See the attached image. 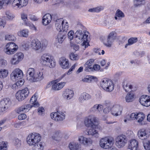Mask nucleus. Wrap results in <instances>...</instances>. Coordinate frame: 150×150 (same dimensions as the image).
<instances>
[{"label":"nucleus","mask_w":150,"mask_h":150,"mask_svg":"<svg viewBox=\"0 0 150 150\" xmlns=\"http://www.w3.org/2000/svg\"><path fill=\"white\" fill-rule=\"evenodd\" d=\"M43 69L33 68H28L27 72L28 80L30 82H33L42 80L44 78Z\"/></svg>","instance_id":"f257e3e1"},{"label":"nucleus","mask_w":150,"mask_h":150,"mask_svg":"<svg viewBox=\"0 0 150 150\" xmlns=\"http://www.w3.org/2000/svg\"><path fill=\"white\" fill-rule=\"evenodd\" d=\"M40 62L43 66L49 67L50 68H54L56 65L55 60L47 53L42 55L40 59Z\"/></svg>","instance_id":"f03ea898"},{"label":"nucleus","mask_w":150,"mask_h":150,"mask_svg":"<svg viewBox=\"0 0 150 150\" xmlns=\"http://www.w3.org/2000/svg\"><path fill=\"white\" fill-rule=\"evenodd\" d=\"M88 37V35L84 34L82 30H78L75 33L74 40L77 43H80L83 41V45H85L86 43L87 44Z\"/></svg>","instance_id":"7ed1b4c3"},{"label":"nucleus","mask_w":150,"mask_h":150,"mask_svg":"<svg viewBox=\"0 0 150 150\" xmlns=\"http://www.w3.org/2000/svg\"><path fill=\"white\" fill-rule=\"evenodd\" d=\"M41 137L37 133H32L29 134L27 138V142L30 146H33L39 143Z\"/></svg>","instance_id":"20e7f679"},{"label":"nucleus","mask_w":150,"mask_h":150,"mask_svg":"<svg viewBox=\"0 0 150 150\" xmlns=\"http://www.w3.org/2000/svg\"><path fill=\"white\" fill-rule=\"evenodd\" d=\"M55 26L57 30L59 32H67L69 30V26L67 22H65L62 18L57 19L55 22Z\"/></svg>","instance_id":"39448f33"},{"label":"nucleus","mask_w":150,"mask_h":150,"mask_svg":"<svg viewBox=\"0 0 150 150\" xmlns=\"http://www.w3.org/2000/svg\"><path fill=\"white\" fill-rule=\"evenodd\" d=\"M100 86L105 91L107 92H111L114 88V85L110 79L105 78L103 79L100 83Z\"/></svg>","instance_id":"423d86ee"},{"label":"nucleus","mask_w":150,"mask_h":150,"mask_svg":"<svg viewBox=\"0 0 150 150\" xmlns=\"http://www.w3.org/2000/svg\"><path fill=\"white\" fill-rule=\"evenodd\" d=\"M113 139L111 137H107L101 138L99 142L100 146L105 149L110 148L113 144Z\"/></svg>","instance_id":"0eeeda50"},{"label":"nucleus","mask_w":150,"mask_h":150,"mask_svg":"<svg viewBox=\"0 0 150 150\" xmlns=\"http://www.w3.org/2000/svg\"><path fill=\"white\" fill-rule=\"evenodd\" d=\"M18 45L14 42H9L5 45L4 48V52L7 54L11 55L14 54L18 50Z\"/></svg>","instance_id":"6e6552de"},{"label":"nucleus","mask_w":150,"mask_h":150,"mask_svg":"<svg viewBox=\"0 0 150 150\" xmlns=\"http://www.w3.org/2000/svg\"><path fill=\"white\" fill-rule=\"evenodd\" d=\"M24 58V54L21 52H18L15 54L10 59L9 62L12 65H18Z\"/></svg>","instance_id":"1a4fd4ad"},{"label":"nucleus","mask_w":150,"mask_h":150,"mask_svg":"<svg viewBox=\"0 0 150 150\" xmlns=\"http://www.w3.org/2000/svg\"><path fill=\"white\" fill-rule=\"evenodd\" d=\"M47 45L46 41H45L41 45L40 42L37 39L33 40L30 44L32 48L35 51L39 50L41 48L45 47Z\"/></svg>","instance_id":"9d476101"},{"label":"nucleus","mask_w":150,"mask_h":150,"mask_svg":"<svg viewBox=\"0 0 150 150\" xmlns=\"http://www.w3.org/2000/svg\"><path fill=\"white\" fill-rule=\"evenodd\" d=\"M23 76L22 71L19 68L14 69L11 74V79L13 81H16L21 79Z\"/></svg>","instance_id":"9b49d317"},{"label":"nucleus","mask_w":150,"mask_h":150,"mask_svg":"<svg viewBox=\"0 0 150 150\" xmlns=\"http://www.w3.org/2000/svg\"><path fill=\"white\" fill-rule=\"evenodd\" d=\"M51 118L57 122H60L64 120L65 118V115L64 113L60 111L53 112L50 114Z\"/></svg>","instance_id":"f8f14e48"},{"label":"nucleus","mask_w":150,"mask_h":150,"mask_svg":"<svg viewBox=\"0 0 150 150\" xmlns=\"http://www.w3.org/2000/svg\"><path fill=\"white\" fill-rule=\"evenodd\" d=\"M29 93V90L27 88L19 91L16 94V98L19 101L23 100L28 96Z\"/></svg>","instance_id":"ddd939ff"},{"label":"nucleus","mask_w":150,"mask_h":150,"mask_svg":"<svg viewBox=\"0 0 150 150\" xmlns=\"http://www.w3.org/2000/svg\"><path fill=\"white\" fill-rule=\"evenodd\" d=\"M28 0H13L12 3L13 8L20 9L25 7L28 4Z\"/></svg>","instance_id":"4468645a"},{"label":"nucleus","mask_w":150,"mask_h":150,"mask_svg":"<svg viewBox=\"0 0 150 150\" xmlns=\"http://www.w3.org/2000/svg\"><path fill=\"white\" fill-rule=\"evenodd\" d=\"M96 121V118L93 115H90L85 119L84 123L86 126L87 127H95Z\"/></svg>","instance_id":"2eb2a0df"},{"label":"nucleus","mask_w":150,"mask_h":150,"mask_svg":"<svg viewBox=\"0 0 150 150\" xmlns=\"http://www.w3.org/2000/svg\"><path fill=\"white\" fill-rule=\"evenodd\" d=\"M115 144L118 148L123 147L127 142V139L126 136L124 135H119L116 138Z\"/></svg>","instance_id":"dca6fc26"},{"label":"nucleus","mask_w":150,"mask_h":150,"mask_svg":"<svg viewBox=\"0 0 150 150\" xmlns=\"http://www.w3.org/2000/svg\"><path fill=\"white\" fill-rule=\"evenodd\" d=\"M114 31H112L108 36L107 38L104 41V44L107 47H111L115 39Z\"/></svg>","instance_id":"f3484780"},{"label":"nucleus","mask_w":150,"mask_h":150,"mask_svg":"<svg viewBox=\"0 0 150 150\" xmlns=\"http://www.w3.org/2000/svg\"><path fill=\"white\" fill-rule=\"evenodd\" d=\"M139 101L143 106L146 107L150 106V96H142L139 98Z\"/></svg>","instance_id":"a211bd4d"},{"label":"nucleus","mask_w":150,"mask_h":150,"mask_svg":"<svg viewBox=\"0 0 150 150\" xmlns=\"http://www.w3.org/2000/svg\"><path fill=\"white\" fill-rule=\"evenodd\" d=\"M122 110V107L120 105H114L111 108V114L114 116H117L121 114Z\"/></svg>","instance_id":"6ab92c4d"},{"label":"nucleus","mask_w":150,"mask_h":150,"mask_svg":"<svg viewBox=\"0 0 150 150\" xmlns=\"http://www.w3.org/2000/svg\"><path fill=\"white\" fill-rule=\"evenodd\" d=\"M90 127L91 128L89 129L87 132L88 135H92L96 137H98L99 136V134L96 129H101V127L98 125H96L95 127L93 128L92 127Z\"/></svg>","instance_id":"aec40b11"},{"label":"nucleus","mask_w":150,"mask_h":150,"mask_svg":"<svg viewBox=\"0 0 150 150\" xmlns=\"http://www.w3.org/2000/svg\"><path fill=\"white\" fill-rule=\"evenodd\" d=\"M74 94V92L72 90L67 88L63 91L62 95L65 99L69 100L73 98Z\"/></svg>","instance_id":"412c9836"},{"label":"nucleus","mask_w":150,"mask_h":150,"mask_svg":"<svg viewBox=\"0 0 150 150\" xmlns=\"http://www.w3.org/2000/svg\"><path fill=\"white\" fill-rule=\"evenodd\" d=\"M103 106L100 104H96L89 110L91 113H96L98 114L102 112Z\"/></svg>","instance_id":"4be33fe9"},{"label":"nucleus","mask_w":150,"mask_h":150,"mask_svg":"<svg viewBox=\"0 0 150 150\" xmlns=\"http://www.w3.org/2000/svg\"><path fill=\"white\" fill-rule=\"evenodd\" d=\"M78 140L81 144L85 146H88L92 143V141L90 138H86L82 136L78 137Z\"/></svg>","instance_id":"5701e85b"},{"label":"nucleus","mask_w":150,"mask_h":150,"mask_svg":"<svg viewBox=\"0 0 150 150\" xmlns=\"http://www.w3.org/2000/svg\"><path fill=\"white\" fill-rule=\"evenodd\" d=\"M9 99L7 98L4 99L0 102V108L2 112L7 110L10 105Z\"/></svg>","instance_id":"b1692460"},{"label":"nucleus","mask_w":150,"mask_h":150,"mask_svg":"<svg viewBox=\"0 0 150 150\" xmlns=\"http://www.w3.org/2000/svg\"><path fill=\"white\" fill-rule=\"evenodd\" d=\"M91 96L86 92L81 93L79 98V102L81 103H83L85 101L91 98Z\"/></svg>","instance_id":"393cba45"},{"label":"nucleus","mask_w":150,"mask_h":150,"mask_svg":"<svg viewBox=\"0 0 150 150\" xmlns=\"http://www.w3.org/2000/svg\"><path fill=\"white\" fill-rule=\"evenodd\" d=\"M59 63L61 67L63 69H66L69 68V60L64 57L60 58Z\"/></svg>","instance_id":"a878e982"},{"label":"nucleus","mask_w":150,"mask_h":150,"mask_svg":"<svg viewBox=\"0 0 150 150\" xmlns=\"http://www.w3.org/2000/svg\"><path fill=\"white\" fill-rule=\"evenodd\" d=\"M138 145V142L137 140L132 139L129 143L128 148L132 150H137Z\"/></svg>","instance_id":"bb28decb"},{"label":"nucleus","mask_w":150,"mask_h":150,"mask_svg":"<svg viewBox=\"0 0 150 150\" xmlns=\"http://www.w3.org/2000/svg\"><path fill=\"white\" fill-rule=\"evenodd\" d=\"M94 59H90L87 60L84 64L85 71H89L91 70H92V65L94 63Z\"/></svg>","instance_id":"cd10ccee"},{"label":"nucleus","mask_w":150,"mask_h":150,"mask_svg":"<svg viewBox=\"0 0 150 150\" xmlns=\"http://www.w3.org/2000/svg\"><path fill=\"white\" fill-rule=\"evenodd\" d=\"M122 85L123 88L126 92H129L132 91L133 86L127 80H125L124 81Z\"/></svg>","instance_id":"c85d7f7f"},{"label":"nucleus","mask_w":150,"mask_h":150,"mask_svg":"<svg viewBox=\"0 0 150 150\" xmlns=\"http://www.w3.org/2000/svg\"><path fill=\"white\" fill-rule=\"evenodd\" d=\"M52 20L51 15L49 13L46 14L42 18V23L43 25H46L50 23Z\"/></svg>","instance_id":"c756f323"},{"label":"nucleus","mask_w":150,"mask_h":150,"mask_svg":"<svg viewBox=\"0 0 150 150\" xmlns=\"http://www.w3.org/2000/svg\"><path fill=\"white\" fill-rule=\"evenodd\" d=\"M139 138L142 140L146 139L148 137L147 132L144 129H140L138 132Z\"/></svg>","instance_id":"7c9ffc66"},{"label":"nucleus","mask_w":150,"mask_h":150,"mask_svg":"<svg viewBox=\"0 0 150 150\" xmlns=\"http://www.w3.org/2000/svg\"><path fill=\"white\" fill-rule=\"evenodd\" d=\"M68 147L70 150H80V147L79 144L75 142H70Z\"/></svg>","instance_id":"2f4dec72"},{"label":"nucleus","mask_w":150,"mask_h":150,"mask_svg":"<svg viewBox=\"0 0 150 150\" xmlns=\"http://www.w3.org/2000/svg\"><path fill=\"white\" fill-rule=\"evenodd\" d=\"M32 108L30 104H28L26 105H23L19 107L17 110L16 112L18 113H20L21 112H28Z\"/></svg>","instance_id":"473e14b6"},{"label":"nucleus","mask_w":150,"mask_h":150,"mask_svg":"<svg viewBox=\"0 0 150 150\" xmlns=\"http://www.w3.org/2000/svg\"><path fill=\"white\" fill-rule=\"evenodd\" d=\"M37 95L36 93H35L31 98L30 100V103L32 104V105H30L34 107H38L39 105L38 102L37 101Z\"/></svg>","instance_id":"72a5a7b5"},{"label":"nucleus","mask_w":150,"mask_h":150,"mask_svg":"<svg viewBox=\"0 0 150 150\" xmlns=\"http://www.w3.org/2000/svg\"><path fill=\"white\" fill-rule=\"evenodd\" d=\"M124 13L119 9L117 10L115 17V19L117 21L120 20L122 18L125 17Z\"/></svg>","instance_id":"f704fd0d"},{"label":"nucleus","mask_w":150,"mask_h":150,"mask_svg":"<svg viewBox=\"0 0 150 150\" xmlns=\"http://www.w3.org/2000/svg\"><path fill=\"white\" fill-rule=\"evenodd\" d=\"M66 82H62L57 84H55L52 86V89L55 90H59L62 89L65 85Z\"/></svg>","instance_id":"c9c22d12"},{"label":"nucleus","mask_w":150,"mask_h":150,"mask_svg":"<svg viewBox=\"0 0 150 150\" xmlns=\"http://www.w3.org/2000/svg\"><path fill=\"white\" fill-rule=\"evenodd\" d=\"M29 31L26 29H23L19 31L17 33L18 35L21 37L27 38L29 35Z\"/></svg>","instance_id":"e433bc0d"},{"label":"nucleus","mask_w":150,"mask_h":150,"mask_svg":"<svg viewBox=\"0 0 150 150\" xmlns=\"http://www.w3.org/2000/svg\"><path fill=\"white\" fill-rule=\"evenodd\" d=\"M135 96L132 93H128L125 97V101L127 102H132L134 100Z\"/></svg>","instance_id":"4c0bfd02"},{"label":"nucleus","mask_w":150,"mask_h":150,"mask_svg":"<svg viewBox=\"0 0 150 150\" xmlns=\"http://www.w3.org/2000/svg\"><path fill=\"white\" fill-rule=\"evenodd\" d=\"M66 38V35L64 33H58L57 39L58 40V42L62 43Z\"/></svg>","instance_id":"58836bf2"},{"label":"nucleus","mask_w":150,"mask_h":150,"mask_svg":"<svg viewBox=\"0 0 150 150\" xmlns=\"http://www.w3.org/2000/svg\"><path fill=\"white\" fill-rule=\"evenodd\" d=\"M138 41L137 38H129L128 41V43L125 46V48H126L129 45H130L137 42Z\"/></svg>","instance_id":"ea45409f"},{"label":"nucleus","mask_w":150,"mask_h":150,"mask_svg":"<svg viewBox=\"0 0 150 150\" xmlns=\"http://www.w3.org/2000/svg\"><path fill=\"white\" fill-rule=\"evenodd\" d=\"M8 73V71L7 70L4 69H0V78H6L7 76Z\"/></svg>","instance_id":"a19ab883"},{"label":"nucleus","mask_w":150,"mask_h":150,"mask_svg":"<svg viewBox=\"0 0 150 150\" xmlns=\"http://www.w3.org/2000/svg\"><path fill=\"white\" fill-rule=\"evenodd\" d=\"M144 115L143 114V113H137L136 120H138V122H141L144 120Z\"/></svg>","instance_id":"79ce46f5"},{"label":"nucleus","mask_w":150,"mask_h":150,"mask_svg":"<svg viewBox=\"0 0 150 150\" xmlns=\"http://www.w3.org/2000/svg\"><path fill=\"white\" fill-rule=\"evenodd\" d=\"M114 22L110 19H108L105 21L104 22V25L107 27L109 28L112 26L114 25Z\"/></svg>","instance_id":"37998d69"},{"label":"nucleus","mask_w":150,"mask_h":150,"mask_svg":"<svg viewBox=\"0 0 150 150\" xmlns=\"http://www.w3.org/2000/svg\"><path fill=\"white\" fill-rule=\"evenodd\" d=\"M33 150H43V146L41 143H39L33 145Z\"/></svg>","instance_id":"c03bdc74"},{"label":"nucleus","mask_w":150,"mask_h":150,"mask_svg":"<svg viewBox=\"0 0 150 150\" xmlns=\"http://www.w3.org/2000/svg\"><path fill=\"white\" fill-rule=\"evenodd\" d=\"M95 77L91 76H88L82 79V81L84 82H90L94 79Z\"/></svg>","instance_id":"a18cd8bd"},{"label":"nucleus","mask_w":150,"mask_h":150,"mask_svg":"<svg viewBox=\"0 0 150 150\" xmlns=\"http://www.w3.org/2000/svg\"><path fill=\"white\" fill-rule=\"evenodd\" d=\"M13 143L14 146L17 149L20 148L21 145V141L18 138L15 139L13 141Z\"/></svg>","instance_id":"49530a36"},{"label":"nucleus","mask_w":150,"mask_h":150,"mask_svg":"<svg viewBox=\"0 0 150 150\" xmlns=\"http://www.w3.org/2000/svg\"><path fill=\"white\" fill-rule=\"evenodd\" d=\"M24 22V25L26 26L29 27L30 29L32 30L36 29V28L35 26L31 23L30 21H29L28 20Z\"/></svg>","instance_id":"de8ad7c7"},{"label":"nucleus","mask_w":150,"mask_h":150,"mask_svg":"<svg viewBox=\"0 0 150 150\" xmlns=\"http://www.w3.org/2000/svg\"><path fill=\"white\" fill-rule=\"evenodd\" d=\"M6 17L7 18L10 20H12L15 17L14 15L12 14L8 11H7L6 12Z\"/></svg>","instance_id":"09e8293b"},{"label":"nucleus","mask_w":150,"mask_h":150,"mask_svg":"<svg viewBox=\"0 0 150 150\" xmlns=\"http://www.w3.org/2000/svg\"><path fill=\"white\" fill-rule=\"evenodd\" d=\"M5 39L8 41H14L16 40V37L12 35L7 34L5 36Z\"/></svg>","instance_id":"8fccbe9b"},{"label":"nucleus","mask_w":150,"mask_h":150,"mask_svg":"<svg viewBox=\"0 0 150 150\" xmlns=\"http://www.w3.org/2000/svg\"><path fill=\"white\" fill-rule=\"evenodd\" d=\"M143 145L146 150H150V140L145 141L144 142Z\"/></svg>","instance_id":"3c124183"},{"label":"nucleus","mask_w":150,"mask_h":150,"mask_svg":"<svg viewBox=\"0 0 150 150\" xmlns=\"http://www.w3.org/2000/svg\"><path fill=\"white\" fill-rule=\"evenodd\" d=\"M144 0H134V4L135 7L139 6L142 4V2Z\"/></svg>","instance_id":"603ef678"},{"label":"nucleus","mask_w":150,"mask_h":150,"mask_svg":"<svg viewBox=\"0 0 150 150\" xmlns=\"http://www.w3.org/2000/svg\"><path fill=\"white\" fill-rule=\"evenodd\" d=\"M74 32L73 30H70L68 33V38L70 40H71L74 38Z\"/></svg>","instance_id":"864d4df0"},{"label":"nucleus","mask_w":150,"mask_h":150,"mask_svg":"<svg viewBox=\"0 0 150 150\" xmlns=\"http://www.w3.org/2000/svg\"><path fill=\"white\" fill-rule=\"evenodd\" d=\"M101 98V94L100 92H97L95 94L94 99L97 100H99Z\"/></svg>","instance_id":"5fc2aeb1"},{"label":"nucleus","mask_w":150,"mask_h":150,"mask_svg":"<svg viewBox=\"0 0 150 150\" xmlns=\"http://www.w3.org/2000/svg\"><path fill=\"white\" fill-rule=\"evenodd\" d=\"M7 64V61L4 59H0V65L3 67H5Z\"/></svg>","instance_id":"6e6d98bb"},{"label":"nucleus","mask_w":150,"mask_h":150,"mask_svg":"<svg viewBox=\"0 0 150 150\" xmlns=\"http://www.w3.org/2000/svg\"><path fill=\"white\" fill-rule=\"evenodd\" d=\"M7 144L6 143L3 142L2 145H0V150H7Z\"/></svg>","instance_id":"4d7b16f0"},{"label":"nucleus","mask_w":150,"mask_h":150,"mask_svg":"<svg viewBox=\"0 0 150 150\" xmlns=\"http://www.w3.org/2000/svg\"><path fill=\"white\" fill-rule=\"evenodd\" d=\"M29 18L32 21H38V18L34 15L30 14L29 15Z\"/></svg>","instance_id":"13d9d810"},{"label":"nucleus","mask_w":150,"mask_h":150,"mask_svg":"<svg viewBox=\"0 0 150 150\" xmlns=\"http://www.w3.org/2000/svg\"><path fill=\"white\" fill-rule=\"evenodd\" d=\"M21 47L23 49H25L28 48V42L25 41L23 42L21 45Z\"/></svg>","instance_id":"bf43d9fd"},{"label":"nucleus","mask_w":150,"mask_h":150,"mask_svg":"<svg viewBox=\"0 0 150 150\" xmlns=\"http://www.w3.org/2000/svg\"><path fill=\"white\" fill-rule=\"evenodd\" d=\"M45 110L42 107H40L38 109V114L40 115H42L44 114Z\"/></svg>","instance_id":"052dcab7"},{"label":"nucleus","mask_w":150,"mask_h":150,"mask_svg":"<svg viewBox=\"0 0 150 150\" xmlns=\"http://www.w3.org/2000/svg\"><path fill=\"white\" fill-rule=\"evenodd\" d=\"M21 18L24 22L28 20L27 15L24 13H22L21 14Z\"/></svg>","instance_id":"680f3d73"},{"label":"nucleus","mask_w":150,"mask_h":150,"mask_svg":"<svg viewBox=\"0 0 150 150\" xmlns=\"http://www.w3.org/2000/svg\"><path fill=\"white\" fill-rule=\"evenodd\" d=\"M100 65L97 64H94L93 67H92V70L91 71H98L100 69Z\"/></svg>","instance_id":"e2e57ef3"},{"label":"nucleus","mask_w":150,"mask_h":150,"mask_svg":"<svg viewBox=\"0 0 150 150\" xmlns=\"http://www.w3.org/2000/svg\"><path fill=\"white\" fill-rule=\"evenodd\" d=\"M69 57L70 59L73 60H76L78 59L77 55L73 53L70 55Z\"/></svg>","instance_id":"0e129e2a"},{"label":"nucleus","mask_w":150,"mask_h":150,"mask_svg":"<svg viewBox=\"0 0 150 150\" xmlns=\"http://www.w3.org/2000/svg\"><path fill=\"white\" fill-rule=\"evenodd\" d=\"M26 117V115L25 114H21L19 115L18 116V119L20 120H24L25 119Z\"/></svg>","instance_id":"69168bd1"},{"label":"nucleus","mask_w":150,"mask_h":150,"mask_svg":"<svg viewBox=\"0 0 150 150\" xmlns=\"http://www.w3.org/2000/svg\"><path fill=\"white\" fill-rule=\"evenodd\" d=\"M18 81L16 83L17 85V86H18L19 87H20L23 85L24 81L23 80L21 79L18 80Z\"/></svg>","instance_id":"338daca9"},{"label":"nucleus","mask_w":150,"mask_h":150,"mask_svg":"<svg viewBox=\"0 0 150 150\" xmlns=\"http://www.w3.org/2000/svg\"><path fill=\"white\" fill-rule=\"evenodd\" d=\"M137 113H132L130 115V118L131 120H136Z\"/></svg>","instance_id":"774afa93"}]
</instances>
